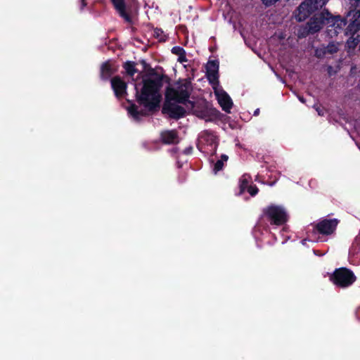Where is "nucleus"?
Listing matches in <instances>:
<instances>
[{"label": "nucleus", "instance_id": "obj_1", "mask_svg": "<svg viewBox=\"0 0 360 360\" xmlns=\"http://www.w3.org/2000/svg\"><path fill=\"white\" fill-rule=\"evenodd\" d=\"M191 91V83L187 81L176 84L173 87L168 88L166 92L167 103L163 110L171 117H183L186 110L194 108V103L188 100Z\"/></svg>", "mask_w": 360, "mask_h": 360}, {"label": "nucleus", "instance_id": "obj_2", "mask_svg": "<svg viewBox=\"0 0 360 360\" xmlns=\"http://www.w3.org/2000/svg\"><path fill=\"white\" fill-rule=\"evenodd\" d=\"M160 86L161 81L158 78L143 77L141 83L134 85L138 102L150 110L156 107L160 101Z\"/></svg>", "mask_w": 360, "mask_h": 360}, {"label": "nucleus", "instance_id": "obj_3", "mask_svg": "<svg viewBox=\"0 0 360 360\" xmlns=\"http://www.w3.org/2000/svg\"><path fill=\"white\" fill-rule=\"evenodd\" d=\"M325 20L327 34L333 38L343 31L347 22L340 15L333 16L328 11L325 10Z\"/></svg>", "mask_w": 360, "mask_h": 360}, {"label": "nucleus", "instance_id": "obj_4", "mask_svg": "<svg viewBox=\"0 0 360 360\" xmlns=\"http://www.w3.org/2000/svg\"><path fill=\"white\" fill-rule=\"evenodd\" d=\"M263 215L272 224L282 225L288 220L285 210L279 205H271L263 210Z\"/></svg>", "mask_w": 360, "mask_h": 360}, {"label": "nucleus", "instance_id": "obj_5", "mask_svg": "<svg viewBox=\"0 0 360 360\" xmlns=\"http://www.w3.org/2000/svg\"><path fill=\"white\" fill-rule=\"evenodd\" d=\"M328 0H306L298 7L295 13L297 21L304 20L312 12L322 8Z\"/></svg>", "mask_w": 360, "mask_h": 360}, {"label": "nucleus", "instance_id": "obj_6", "mask_svg": "<svg viewBox=\"0 0 360 360\" xmlns=\"http://www.w3.org/2000/svg\"><path fill=\"white\" fill-rule=\"evenodd\" d=\"M323 25H326L325 11L314 15L304 27L300 28L298 31V37H304L309 34L316 33L319 32Z\"/></svg>", "mask_w": 360, "mask_h": 360}, {"label": "nucleus", "instance_id": "obj_7", "mask_svg": "<svg viewBox=\"0 0 360 360\" xmlns=\"http://www.w3.org/2000/svg\"><path fill=\"white\" fill-rule=\"evenodd\" d=\"M355 280L356 277L352 271L345 268L337 269L333 276V283L343 288L352 285Z\"/></svg>", "mask_w": 360, "mask_h": 360}, {"label": "nucleus", "instance_id": "obj_8", "mask_svg": "<svg viewBox=\"0 0 360 360\" xmlns=\"http://www.w3.org/2000/svg\"><path fill=\"white\" fill-rule=\"evenodd\" d=\"M217 146L216 136L208 131H203L198 138V148L202 150L204 146L210 147V151L214 152Z\"/></svg>", "mask_w": 360, "mask_h": 360}, {"label": "nucleus", "instance_id": "obj_9", "mask_svg": "<svg viewBox=\"0 0 360 360\" xmlns=\"http://www.w3.org/2000/svg\"><path fill=\"white\" fill-rule=\"evenodd\" d=\"M214 90L217 99L222 109L225 112H229L233 105L230 96L220 86H214Z\"/></svg>", "mask_w": 360, "mask_h": 360}, {"label": "nucleus", "instance_id": "obj_10", "mask_svg": "<svg viewBox=\"0 0 360 360\" xmlns=\"http://www.w3.org/2000/svg\"><path fill=\"white\" fill-rule=\"evenodd\" d=\"M337 219H324L320 221L316 228L319 232L323 234H331L335 230L338 225Z\"/></svg>", "mask_w": 360, "mask_h": 360}, {"label": "nucleus", "instance_id": "obj_11", "mask_svg": "<svg viewBox=\"0 0 360 360\" xmlns=\"http://www.w3.org/2000/svg\"><path fill=\"white\" fill-rule=\"evenodd\" d=\"M111 86L117 97H124L126 94L127 84L120 77H114L111 80Z\"/></svg>", "mask_w": 360, "mask_h": 360}, {"label": "nucleus", "instance_id": "obj_12", "mask_svg": "<svg viewBox=\"0 0 360 360\" xmlns=\"http://www.w3.org/2000/svg\"><path fill=\"white\" fill-rule=\"evenodd\" d=\"M350 23L348 28L351 32H356L360 29V10L349 12Z\"/></svg>", "mask_w": 360, "mask_h": 360}, {"label": "nucleus", "instance_id": "obj_13", "mask_svg": "<svg viewBox=\"0 0 360 360\" xmlns=\"http://www.w3.org/2000/svg\"><path fill=\"white\" fill-rule=\"evenodd\" d=\"M117 70V66L110 61L104 63L101 68V77L103 79H108Z\"/></svg>", "mask_w": 360, "mask_h": 360}, {"label": "nucleus", "instance_id": "obj_14", "mask_svg": "<svg viewBox=\"0 0 360 360\" xmlns=\"http://www.w3.org/2000/svg\"><path fill=\"white\" fill-rule=\"evenodd\" d=\"M115 8L126 21H129L130 18L125 11L124 0H111Z\"/></svg>", "mask_w": 360, "mask_h": 360}, {"label": "nucleus", "instance_id": "obj_15", "mask_svg": "<svg viewBox=\"0 0 360 360\" xmlns=\"http://www.w3.org/2000/svg\"><path fill=\"white\" fill-rule=\"evenodd\" d=\"M161 138L164 143L167 144L176 143L179 139L175 131H165L161 134Z\"/></svg>", "mask_w": 360, "mask_h": 360}, {"label": "nucleus", "instance_id": "obj_16", "mask_svg": "<svg viewBox=\"0 0 360 360\" xmlns=\"http://www.w3.org/2000/svg\"><path fill=\"white\" fill-rule=\"evenodd\" d=\"M251 176L248 174H245L241 176L239 184L240 194L243 193L247 189V188L250 186L249 183L251 181Z\"/></svg>", "mask_w": 360, "mask_h": 360}, {"label": "nucleus", "instance_id": "obj_17", "mask_svg": "<svg viewBox=\"0 0 360 360\" xmlns=\"http://www.w3.org/2000/svg\"><path fill=\"white\" fill-rule=\"evenodd\" d=\"M340 45L341 44L338 42L331 41L328 44V46H324L325 51H326L328 54L337 53L340 49Z\"/></svg>", "mask_w": 360, "mask_h": 360}, {"label": "nucleus", "instance_id": "obj_18", "mask_svg": "<svg viewBox=\"0 0 360 360\" xmlns=\"http://www.w3.org/2000/svg\"><path fill=\"white\" fill-rule=\"evenodd\" d=\"M128 113L136 120H138L141 115H143V112L138 110L137 107L135 105H131L127 108Z\"/></svg>", "mask_w": 360, "mask_h": 360}, {"label": "nucleus", "instance_id": "obj_19", "mask_svg": "<svg viewBox=\"0 0 360 360\" xmlns=\"http://www.w3.org/2000/svg\"><path fill=\"white\" fill-rule=\"evenodd\" d=\"M228 160V156L226 155H222L221 156V159L217 160L214 164L213 171L215 174L222 169L224 167V163Z\"/></svg>", "mask_w": 360, "mask_h": 360}, {"label": "nucleus", "instance_id": "obj_20", "mask_svg": "<svg viewBox=\"0 0 360 360\" xmlns=\"http://www.w3.org/2000/svg\"><path fill=\"white\" fill-rule=\"evenodd\" d=\"M124 69L127 73L131 76L134 77V74L137 72L135 68V63L133 62H127L124 64Z\"/></svg>", "mask_w": 360, "mask_h": 360}, {"label": "nucleus", "instance_id": "obj_21", "mask_svg": "<svg viewBox=\"0 0 360 360\" xmlns=\"http://www.w3.org/2000/svg\"><path fill=\"white\" fill-rule=\"evenodd\" d=\"M359 43V37L356 38H349L347 41V48L348 51H351L354 50L358 44Z\"/></svg>", "mask_w": 360, "mask_h": 360}, {"label": "nucleus", "instance_id": "obj_22", "mask_svg": "<svg viewBox=\"0 0 360 360\" xmlns=\"http://www.w3.org/2000/svg\"><path fill=\"white\" fill-rule=\"evenodd\" d=\"M218 65L215 61H210L207 65V74L218 72Z\"/></svg>", "mask_w": 360, "mask_h": 360}, {"label": "nucleus", "instance_id": "obj_23", "mask_svg": "<svg viewBox=\"0 0 360 360\" xmlns=\"http://www.w3.org/2000/svg\"><path fill=\"white\" fill-rule=\"evenodd\" d=\"M207 77L214 86H219L217 84V72L207 73Z\"/></svg>", "mask_w": 360, "mask_h": 360}, {"label": "nucleus", "instance_id": "obj_24", "mask_svg": "<svg viewBox=\"0 0 360 360\" xmlns=\"http://www.w3.org/2000/svg\"><path fill=\"white\" fill-rule=\"evenodd\" d=\"M172 53L178 56V57H179L181 55H182L183 53H184L185 51L180 46H174L172 48Z\"/></svg>", "mask_w": 360, "mask_h": 360}, {"label": "nucleus", "instance_id": "obj_25", "mask_svg": "<svg viewBox=\"0 0 360 360\" xmlns=\"http://www.w3.org/2000/svg\"><path fill=\"white\" fill-rule=\"evenodd\" d=\"M245 191H247L252 196L255 195L258 193V188L255 186L252 185H250Z\"/></svg>", "mask_w": 360, "mask_h": 360}, {"label": "nucleus", "instance_id": "obj_26", "mask_svg": "<svg viewBox=\"0 0 360 360\" xmlns=\"http://www.w3.org/2000/svg\"><path fill=\"white\" fill-rule=\"evenodd\" d=\"M315 54L317 57L321 58L328 54L326 51H325L324 46L320 49H317L315 51Z\"/></svg>", "mask_w": 360, "mask_h": 360}, {"label": "nucleus", "instance_id": "obj_27", "mask_svg": "<svg viewBox=\"0 0 360 360\" xmlns=\"http://www.w3.org/2000/svg\"><path fill=\"white\" fill-rule=\"evenodd\" d=\"M314 108H315L316 111L318 112L319 115H320V116L324 115L325 110L323 108H321V106L316 105H315L314 106Z\"/></svg>", "mask_w": 360, "mask_h": 360}, {"label": "nucleus", "instance_id": "obj_28", "mask_svg": "<svg viewBox=\"0 0 360 360\" xmlns=\"http://www.w3.org/2000/svg\"><path fill=\"white\" fill-rule=\"evenodd\" d=\"M186 60H186V58L185 53L178 57V61L181 63H183L184 62H186Z\"/></svg>", "mask_w": 360, "mask_h": 360}, {"label": "nucleus", "instance_id": "obj_29", "mask_svg": "<svg viewBox=\"0 0 360 360\" xmlns=\"http://www.w3.org/2000/svg\"><path fill=\"white\" fill-rule=\"evenodd\" d=\"M200 117L203 119H205L206 121L207 120H212V118H207L205 115H200Z\"/></svg>", "mask_w": 360, "mask_h": 360}, {"label": "nucleus", "instance_id": "obj_30", "mask_svg": "<svg viewBox=\"0 0 360 360\" xmlns=\"http://www.w3.org/2000/svg\"><path fill=\"white\" fill-rule=\"evenodd\" d=\"M82 8H84L86 6L85 0H81Z\"/></svg>", "mask_w": 360, "mask_h": 360}, {"label": "nucleus", "instance_id": "obj_31", "mask_svg": "<svg viewBox=\"0 0 360 360\" xmlns=\"http://www.w3.org/2000/svg\"><path fill=\"white\" fill-rule=\"evenodd\" d=\"M259 109H257L255 112H254V115H257L259 114Z\"/></svg>", "mask_w": 360, "mask_h": 360}, {"label": "nucleus", "instance_id": "obj_32", "mask_svg": "<svg viewBox=\"0 0 360 360\" xmlns=\"http://www.w3.org/2000/svg\"><path fill=\"white\" fill-rule=\"evenodd\" d=\"M299 99H300V101L301 102H302V103H304V101L303 100V98H302L300 97V98H299Z\"/></svg>", "mask_w": 360, "mask_h": 360}, {"label": "nucleus", "instance_id": "obj_33", "mask_svg": "<svg viewBox=\"0 0 360 360\" xmlns=\"http://www.w3.org/2000/svg\"><path fill=\"white\" fill-rule=\"evenodd\" d=\"M305 243H306V240H303L302 241V243L303 245H304V244H305Z\"/></svg>", "mask_w": 360, "mask_h": 360}]
</instances>
